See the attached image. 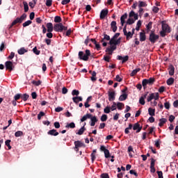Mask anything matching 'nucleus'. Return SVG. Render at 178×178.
<instances>
[{"mask_svg": "<svg viewBox=\"0 0 178 178\" xmlns=\"http://www.w3.org/2000/svg\"><path fill=\"white\" fill-rule=\"evenodd\" d=\"M102 178H109V175L108 173H102L100 176Z\"/></svg>", "mask_w": 178, "mask_h": 178, "instance_id": "338daca9", "label": "nucleus"}, {"mask_svg": "<svg viewBox=\"0 0 178 178\" xmlns=\"http://www.w3.org/2000/svg\"><path fill=\"white\" fill-rule=\"evenodd\" d=\"M127 99V94L124 93L121 95L119 97V101H126Z\"/></svg>", "mask_w": 178, "mask_h": 178, "instance_id": "2f4dec72", "label": "nucleus"}, {"mask_svg": "<svg viewBox=\"0 0 178 178\" xmlns=\"http://www.w3.org/2000/svg\"><path fill=\"white\" fill-rule=\"evenodd\" d=\"M129 173H130V175H134V176H136V177H137L138 176V174L134 170H131L129 171Z\"/></svg>", "mask_w": 178, "mask_h": 178, "instance_id": "052dcab7", "label": "nucleus"}, {"mask_svg": "<svg viewBox=\"0 0 178 178\" xmlns=\"http://www.w3.org/2000/svg\"><path fill=\"white\" fill-rule=\"evenodd\" d=\"M146 29L147 31H149L152 29V22H149L148 24L146 25Z\"/></svg>", "mask_w": 178, "mask_h": 178, "instance_id": "49530a36", "label": "nucleus"}, {"mask_svg": "<svg viewBox=\"0 0 178 178\" xmlns=\"http://www.w3.org/2000/svg\"><path fill=\"white\" fill-rule=\"evenodd\" d=\"M118 60H122V63H126L127 60H129V56H118Z\"/></svg>", "mask_w": 178, "mask_h": 178, "instance_id": "2eb2a0df", "label": "nucleus"}, {"mask_svg": "<svg viewBox=\"0 0 178 178\" xmlns=\"http://www.w3.org/2000/svg\"><path fill=\"white\" fill-rule=\"evenodd\" d=\"M149 115L150 116H155V109L149 108H148Z\"/></svg>", "mask_w": 178, "mask_h": 178, "instance_id": "c9c22d12", "label": "nucleus"}, {"mask_svg": "<svg viewBox=\"0 0 178 178\" xmlns=\"http://www.w3.org/2000/svg\"><path fill=\"white\" fill-rule=\"evenodd\" d=\"M86 130V127H84V125L78 131V132L76 133V134H78V136H82V134H84V131Z\"/></svg>", "mask_w": 178, "mask_h": 178, "instance_id": "c85d7f7f", "label": "nucleus"}, {"mask_svg": "<svg viewBox=\"0 0 178 178\" xmlns=\"http://www.w3.org/2000/svg\"><path fill=\"white\" fill-rule=\"evenodd\" d=\"M134 151L133 150V147L132 146H129L128 147V152H129V156H133V154L131 152H134Z\"/></svg>", "mask_w": 178, "mask_h": 178, "instance_id": "603ef678", "label": "nucleus"}, {"mask_svg": "<svg viewBox=\"0 0 178 178\" xmlns=\"http://www.w3.org/2000/svg\"><path fill=\"white\" fill-rule=\"evenodd\" d=\"M33 54H35V55H40V54H41V51L37 49V47H35L33 49Z\"/></svg>", "mask_w": 178, "mask_h": 178, "instance_id": "a18cd8bd", "label": "nucleus"}, {"mask_svg": "<svg viewBox=\"0 0 178 178\" xmlns=\"http://www.w3.org/2000/svg\"><path fill=\"white\" fill-rule=\"evenodd\" d=\"M65 127L67 129H74V127H76V124H74V122H71L70 124H67Z\"/></svg>", "mask_w": 178, "mask_h": 178, "instance_id": "f704fd0d", "label": "nucleus"}, {"mask_svg": "<svg viewBox=\"0 0 178 178\" xmlns=\"http://www.w3.org/2000/svg\"><path fill=\"white\" fill-rule=\"evenodd\" d=\"M147 40V36L145 35V33L144 32H140V41L142 42L145 41Z\"/></svg>", "mask_w": 178, "mask_h": 178, "instance_id": "4be33fe9", "label": "nucleus"}, {"mask_svg": "<svg viewBox=\"0 0 178 178\" xmlns=\"http://www.w3.org/2000/svg\"><path fill=\"white\" fill-rule=\"evenodd\" d=\"M116 106H117L116 102H113V105L111 106V107H110V109L111 111H116Z\"/></svg>", "mask_w": 178, "mask_h": 178, "instance_id": "bf43d9fd", "label": "nucleus"}, {"mask_svg": "<svg viewBox=\"0 0 178 178\" xmlns=\"http://www.w3.org/2000/svg\"><path fill=\"white\" fill-rule=\"evenodd\" d=\"M17 52L19 55H24V54L27 52V49H24V47H22L21 49H18Z\"/></svg>", "mask_w": 178, "mask_h": 178, "instance_id": "a878e982", "label": "nucleus"}, {"mask_svg": "<svg viewBox=\"0 0 178 178\" xmlns=\"http://www.w3.org/2000/svg\"><path fill=\"white\" fill-rule=\"evenodd\" d=\"M41 83L42 81H32V84H33V86H41Z\"/></svg>", "mask_w": 178, "mask_h": 178, "instance_id": "09e8293b", "label": "nucleus"}, {"mask_svg": "<svg viewBox=\"0 0 178 178\" xmlns=\"http://www.w3.org/2000/svg\"><path fill=\"white\" fill-rule=\"evenodd\" d=\"M104 113H111V107L109 106H106L104 109Z\"/></svg>", "mask_w": 178, "mask_h": 178, "instance_id": "4d7b16f0", "label": "nucleus"}, {"mask_svg": "<svg viewBox=\"0 0 178 178\" xmlns=\"http://www.w3.org/2000/svg\"><path fill=\"white\" fill-rule=\"evenodd\" d=\"M46 27L47 29L48 33H52V31H54V24H52V23H47Z\"/></svg>", "mask_w": 178, "mask_h": 178, "instance_id": "dca6fc26", "label": "nucleus"}, {"mask_svg": "<svg viewBox=\"0 0 178 178\" xmlns=\"http://www.w3.org/2000/svg\"><path fill=\"white\" fill-rule=\"evenodd\" d=\"M175 119H176V117H175V115H171L169 117V122H170V123H173V121L175 120Z\"/></svg>", "mask_w": 178, "mask_h": 178, "instance_id": "680f3d73", "label": "nucleus"}, {"mask_svg": "<svg viewBox=\"0 0 178 178\" xmlns=\"http://www.w3.org/2000/svg\"><path fill=\"white\" fill-rule=\"evenodd\" d=\"M158 40H159V35L155 34V33L152 31L149 36V41H150L152 44H155Z\"/></svg>", "mask_w": 178, "mask_h": 178, "instance_id": "39448f33", "label": "nucleus"}, {"mask_svg": "<svg viewBox=\"0 0 178 178\" xmlns=\"http://www.w3.org/2000/svg\"><path fill=\"white\" fill-rule=\"evenodd\" d=\"M156 173L159 178H163V172H162V171H157Z\"/></svg>", "mask_w": 178, "mask_h": 178, "instance_id": "69168bd1", "label": "nucleus"}, {"mask_svg": "<svg viewBox=\"0 0 178 178\" xmlns=\"http://www.w3.org/2000/svg\"><path fill=\"white\" fill-rule=\"evenodd\" d=\"M5 66L6 70H9V72H12V70L15 69V66L13 65V63L12 61H6L5 63Z\"/></svg>", "mask_w": 178, "mask_h": 178, "instance_id": "1a4fd4ad", "label": "nucleus"}, {"mask_svg": "<svg viewBox=\"0 0 178 178\" xmlns=\"http://www.w3.org/2000/svg\"><path fill=\"white\" fill-rule=\"evenodd\" d=\"M124 35L127 37V41H129V40H130V38H133V33H131V31H126L125 33H124Z\"/></svg>", "mask_w": 178, "mask_h": 178, "instance_id": "5701e85b", "label": "nucleus"}, {"mask_svg": "<svg viewBox=\"0 0 178 178\" xmlns=\"http://www.w3.org/2000/svg\"><path fill=\"white\" fill-rule=\"evenodd\" d=\"M90 56H91V51L88 49L86 50L85 54H84V51H79L78 54L79 58L81 60H84L85 62H87V60H88V58Z\"/></svg>", "mask_w": 178, "mask_h": 178, "instance_id": "f03ea898", "label": "nucleus"}, {"mask_svg": "<svg viewBox=\"0 0 178 178\" xmlns=\"http://www.w3.org/2000/svg\"><path fill=\"white\" fill-rule=\"evenodd\" d=\"M90 119V126L92 127H94V126H95V123H97V122H98V119L97 118V116H91Z\"/></svg>", "mask_w": 178, "mask_h": 178, "instance_id": "4468645a", "label": "nucleus"}, {"mask_svg": "<svg viewBox=\"0 0 178 178\" xmlns=\"http://www.w3.org/2000/svg\"><path fill=\"white\" fill-rule=\"evenodd\" d=\"M91 116H92V115L90 114V113H87L86 115H83V118L81 119V122H86V120L87 119H90Z\"/></svg>", "mask_w": 178, "mask_h": 178, "instance_id": "aec40b11", "label": "nucleus"}, {"mask_svg": "<svg viewBox=\"0 0 178 178\" xmlns=\"http://www.w3.org/2000/svg\"><path fill=\"white\" fill-rule=\"evenodd\" d=\"M29 97L30 96L26 93H24L23 95L21 94V98H22V101H24V102H26V101H27V99H29Z\"/></svg>", "mask_w": 178, "mask_h": 178, "instance_id": "cd10ccee", "label": "nucleus"}, {"mask_svg": "<svg viewBox=\"0 0 178 178\" xmlns=\"http://www.w3.org/2000/svg\"><path fill=\"white\" fill-rule=\"evenodd\" d=\"M122 39L120 38H118V40H116V39H113V38H111V40H110V41H109V42H108V44H110V45H119V44H120V40H121Z\"/></svg>", "mask_w": 178, "mask_h": 178, "instance_id": "ddd939ff", "label": "nucleus"}, {"mask_svg": "<svg viewBox=\"0 0 178 178\" xmlns=\"http://www.w3.org/2000/svg\"><path fill=\"white\" fill-rule=\"evenodd\" d=\"M154 143V145L156 147V148H161V139L155 140Z\"/></svg>", "mask_w": 178, "mask_h": 178, "instance_id": "58836bf2", "label": "nucleus"}, {"mask_svg": "<svg viewBox=\"0 0 178 178\" xmlns=\"http://www.w3.org/2000/svg\"><path fill=\"white\" fill-rule=\"evenodd\" d=\"M124 106V104L123 103L118 102L117 103V107L119 111H122V107Z\"/></svg>", "mask_w": 178, "mask_h": 178, "instance_id": "8fccbe9b", "label": "nucleus"}, {"mask_svg": "<svg viewBox=\"0 0 178 178\" xmlns=\"http://www.w3.org/2000/svg\"><path fill=\"white\" fill-rule=\"evenodd\" d=\"M173 83H175V79L172 77L169 78L166 81L168 86H172Z\"/></svg>", "mask_w": 178, "mask_h": 178, "instance_id": "473e14b6", "label": "nucleus"}, {"mask_svg": "<svg viewBox=\"0 0 178 178\" xmlns=\"http://www.w3.org/2000/svg\"><path fill=\"white\" fill-rule=\"evenodd\" d=\"M118 48V47L116 46V44H112L111 45L110 47H107V51H115L116 50V49Z\"/></svg>", "mask_w": 178, "mask_h": 178, "instance_id": "e433bc0d", "label": "nucleus"}, {"mask_svg": "<svg viewBox=\"0 0 178 178\" xmlns=\"http://www.w3.org/2000/svg\"><path fill=\"white\" fill-rule=\"evenodd\" d=\"M115 81H118L119 83H120L121 81H123V79H122L120 75H116Z\"/></svg>", "mask_w": 178, "mask_h": 178, "instance_id": "e2e57ef3", "label": "nucleus"}, {"mask_svg": "<svg viewBox=\"0 0 178 178\" xmlns=\"http://www.w3.org/2000/svg\"><path fill=\"white\" fill-rule=\"evenodd\" d=\"M166 122H168V120L166 118H161L159 120V126L160 127H162V126H163L165 124V123H166Z\"/></svg>", "mask_w": 178, "mask_h": 178, "instance_id": "393cba45", "label": "nucleus"}, {"mask_svg": "<svg viewBox=\"0 0 178 178\" xmlns=\"http://www.w3.org/2000/svg\"><path fill=\"white\" fill-rule=\"evenodd\" d=\"M61 3L62 5H67V3H70V0H63Z\"/></svg>", "mask_w": 178, "mask_h": 178, "instance_id": "774afa93", "label": "nucleus"}, {"mask_svg": "<svg viewBox=\"0 0 178 178\" xmlns=\"http://www.w3.org/2000/svg\"><path fill=\"white\" fill-rule=\"evenodd\" d=\"M46 6H52V0H47L46 1Z\"/></svg>", "mask_w": 178, "mask_h": 178, "instance_id": "0e129e2a", "label": "nucleus"}, {"mask_svg": "<svg viewBox=\"0 0 178 178\" xmlns=\"http://www.w3.org/2000/svg\"><path fill=\"white\" fill-rule=\"evenodd\" d=\"M108 13H109V10H108V8L102 10L99 16L100 19L102 20L104 19L105 17H106V16H108Z\"/></svg>", "mask_w": 178, "mask_h": 178, "instance_id": "9b49d317", "label": "nucleus"}, {"mask_svg": "<svg viewBox=\"0 0 178 178\" xmlns=\"http://www.w3.org/2000/svg\"><path fill=\"white\" fill-rule=\"evenodd\" d=\"M111 27L113 33H116V31L118 30V26H116V21L111 22Z\"/></svg>", "mask_w": 178, "mask_h": 178, "instance_id": "6ab92c4d", "label": "nucleus"}, {"mask_svg": "<svg viewBox=\"0 0 178 178\" xmlns=\"http://www.w3.org/2000/svg\"><path fill=\"white\" fill-rule=\"evenodd\" d=\"M97 153V149H94L92 152V154H90L91 156V161L92 162H94V161H95L96 159V156H95V154Z\"/></svg>", "mask_w": 178, "mask_h": 178, "instance_id": "c756f323", "label": "nucleus"}, {"mask_svg": "<svg viewBox=\"0 0 178 178\" xmlns=\"http://www.w3.org/2000/svg\"><path fill=\"white\" fill-rule=\"evenodd\" d=\"M42 116H45V113H44V111H40L38 115V120H41V118H42Z\"/></svg>", "mask_w": 178, "mask_h": 178, "instance_id": "c03bdc74", "label": "nucleus"}, {"mask_svg": "<svg viewBox=\"0 0 178 178\" xmlns=\"http://www.w3.org/2000/svg\"><path fill=\"white\" fill-rule=\"evenodd\" d=\"M126 19H127V13H124L120 17V22H121L122 26H124V24L126 23V21H125Z\"/></svg>", "mask_w": 178, "mask_h": 178, "instance_id": "f3484780", "label": "nucleus"}, {"mask_svg": "<svg viewBox=\"0 0 178 178\" xmlns=\"http://www.w3.org/2000/svg\"><path fill=\"white\" fill-rule=\"evenodd\" d=\"M139 104H140V105H145V99H144V97H140Z\"/></svg>", "mask_w": 178, "mask_h": 178, "instance_id": "864d4df0", "label": "nucleus"}, {"mask_svg": "<svg viewBox=\"0 0 178 178\" xmlns=\"http://www.w3.org/2000/svg\"><path fill=\"white\" fill-rule=\"evenodd\" d=\"M133 130H135L136 133L138 134L141 130H143V127L140 126V123L136 122L134 124Z\"/></svg>", "mask_w": 178, "mask_h": 178, "instance_id": "f8f14e48", "label": "nucleus"}, {"mask_svg": "<svg viewBox=\"0 0 178 178\" xmlns=\"http://www.w3.org/2000/svg\"><path fill=\"white\" fill-rule=\"evenodd\" d=\"M47 134H49V136H59V132L56 131V129H51L47 132Z\"/></svg>", "mask_w": 178, "mask_h": 178, "instance_id": "a211bd4d", "label": "nucleus"}, {"mask_svg": "<svg viewBox=\"0 0 178 178\" xmlns=\"http://www.w3.org/2000/svg\"><path fill=\"white\" fill-rule=\"evenodd\" d=\"M24 12H29V4L27 3V2H24Z\"/></svg>", "mask_w": 178, "mask_h": 178, "instance_id": "3c124183", "label": "nucleus"}, {"mask_svg": "<svg viewBox=\"0 0 178 178\" xmlns=\"http://www.w3.org/2000/svg\"><path fill=\"white\" fill-rule=\"evenodd\" d=\"M26 19H27V14L26 13L22 14V15L20 17H17L9 26V30H10V29H12L13 26H16L17 23H23V20H26Z\"/></svg>", "mask_w": 178, "mask_h": 178, "instance_id": "f257e3e1", "label": "nucleus"}, {"mask_svg": "<svg viewBox=\"0 0 178 178\" xmlns=\"http://www.w3.org/2000/svg\"><path fill=\"white\" fill-rule=\"evenodd\" d=\"M10 142H11L10 140H7L5 142V144L6 145V147H8V149H12V146H10Z\"/></svg>", "mask_w": 178, "mask_h": 178, "instance_id": "79ce46f5", "label": "nucleus"}, {"mask_svg": "<svg viewBox=\"0 0 178 178\" xmlns=\"http://www.w3.org/2000/svg\"><path fill=\"white\" fill-rule=\"evenodd\" d=\"M152 99H155V101H158L159 99V93H151L147 99V102H151Z\"/></svg>", "mask_w": 178, "mask_h": 178, "instance_id": "0eeeda50", "label": "nucleus"}, {"mask_svg": "<svg viewBox=\"0 0 178 178\" xmlns=\"http://www.w3.org/2000/svg\"><path fill=\"white\" fill-rule=\"evenodd\" d=\"M33 22L31 20H28L22 24L23 27H27L28 26H30Z\"/></svg>", "mask_w": 178, "mask_h": 178, "instance_id": "a19ab883", "label": "nucleus"}, {"mask_svg": "<svg viewBox=\"0 0 178 178\" xmlns=\"http://www.w3.org/2000/svg\"><path fill=\"white\" fill-rule=\"evenodd\" d=\"M138 3H139V5H138L139 8H145V6H147V3H145V1H139Z\"/></svg>", "mask_w": 178, "mask_h": 178, "instance_id": "72a5a7b5", "label": "nucleus"}, {"mask_svg": "<svg viewBox=\"0 0 178 178\" xmlns=\"http://www.w3.org/2000/svg\"><path fill=\"white\" fill-rule=\"evenodd\" d=\"M100 120L102 122H106V120H108V115H106V114H103L100 118Z\"/></svg>", "mask_w": 178, "mask_h": 178, "instance_id": "37998d69", "label": "nucleus"}, {"mask_svg": "<svg viewBox=\"0 0 178 178\" xmlns=\"http://www.w3.org/2000/svg\"><path fill=\"white\" fill-rule=\"evenodd\" d=\"M19 98H22V94H17L14 96V99L15 101H19Z\"/></svg>", "mask_w": 178, "mask_h": 178, "instance_id": "13d9d810", "label": "nucleus"}, {"mask_svg": "<svg viewBox=\"0 0 178 178\" xmlns=\"http://www.w3.org/2000/svg\"><path fill=\"white\" fill-rule=\"evenodd\" d=\"M140 70H141V69L140 68H136V70H134L130 74L131 77H134V76H136V74H137V73H138Z\"/></svg>", "mask_w": 178, "mask_h": 178, "instance_id": "bb28decb", "label": "nucleus"}, {"mask_svg": "<svg viewBox=\"0 0 178 178\" xmlns=\"http://www.w3.org/2000/svg\"><path fill=\"white\" fill-rule=\"evenodd\" d=\"M150 168H155V160L154 159V158L150 159Z\"/></svg>", "mask_w": 178, "mask_h": 178, "instance_id": "6e6d98bb", "label": "nucleus"}, {"mask_svg": "<svg viewBox=\"0 0 178 178\" xmlns=\"http://www.w3.org/2000/svg\"><path fill=\"white\" fill-rule=\"evenodd\" d=\"M115 95V92H108V101H114Z\"/></svg>", "mask_w": 178, "mask_h": 178, "instance_id": "412c9836", "label": "nucleus"}, {"mask_svg": "<svg viewBox=\"0 0 178 178\" xmlns=\"http://www.w3.org/2000/svg\"><path fill=\"white\" fill-rule=\"evenodd\" d=\"M154 83H155L154 78L151 77L149 79H145L142 81V86L144 90H145V88H147V85L149 84L150 86H152Z\"/></svg>", "mask_w": 178, "mask_h": 178, "instance_id": "20e7f679", "label": "nucleus"}, {"mask_svg": "<svg viewBox=\"0 0 178 178\" xmlns=\"http://www.w3.org/2000/svg\"><path fill=\"white\" fill-rule=\"evenodd\" d=\"M76 99H78V101H79V102H80L83 101V97H79V96L72 97V101H73V102H74V104H77V101H76Z\"/></svg>", "mask_w": 178, "mask_h": 178, "instance_id": "7c9ffc66", "label": "nucleus"}, {"mask_svg": "<svg viewBox=\"0 0 178 178\" xmlns=\"http://www.w3.org/2000/svg\"><path fill=\"white\" fill-rule=\"evenodd\" d=\"M54 30L57 33H62V31H67V26H63V24L62 23L55 24L54 26Z\"/></svg>", "mask_w": 178, "mask_h": 178, "instance_id": "7ed1b4c3", "label": "nucleus"}, {"mask_svg": "<svg viewBox=\"0 0 178 178\" xmlns=\"http://www.w3.org/2000/svg\"><path fill=\"white\" fill-rule=\"evenodd\" d=\"M22 136H23V131H18L15 133V137H22Z\"/></svg>", "mask_w": 178, "mask_h": 178, "instance_id": "de8ad7c7", "label": "nucleus"}, {"mask_svg": "<svg viewBox=\"0 0 178 178\" xmlns=\"http://www.w3.org/2000/svg\"><path fill=\"white\" fill-rule=\"evenodd\" d=\"M80 94V92L77 90H73L72 92V95H73L74 97V95H76L77 97V95H79Z\"/></svg>", "mask_w": 178, "mask_h": 178, "instance_id": "5fc2aeb1", "label": "nucleus"}, {"mask_svg": "<svg viewBox=\"0 0 178 178\" xmlns=\"http://www.w3.org/2000/svg\"><path fill=\"white\" fill-rule=\"evenodd\" d=\"M62 22V18L60 16H56L54 17V22L55 23H60Z\"/></svg>", "mask_w": 178, "mask_h": 178, "instance_id": "4c0bfd02", "label": "nucleus"}, {"mask_svg": "<svg viewBox=\"0 0 178 178\" xmlns=\"http://www.w3.org/2000/svg\"><path fill=\"white\" fill-rule=\"evenodd\" d=\"M134 22H135V20L133 18H129L127 21V24H129V25H131V24H134Z\"/></svg>", "mask_w": 178, "mask_h": 178, "instance_id": "ea45409f", "label": "nucleus"}, {"mask_svg": "<svg viewBox=\"0 0 178 178\" xmlns=\"http://www.w3.org/2000/svg\"><path fill=\"white\" fill-rule=\"evenodd\" d=\"M100 149H101V151L104 152L105 158H106V159L111 158V153L109 152V150L108 149H106L104 145H102L100 147Z\"/></svg>", "mask_w": 178, "mask_h": 178, "instance_id": "9d476101", "label": "nucleus"}, {"mask_svg": "<svg viewBox=\"0 0 178 178\" xmlns=\"http://www.w3.org/2000/svg\"><path fill=\"white\" fill-rule=\"evenodd\" d=\"M161 29L163 31L170 33V26L165 21L161 22Z\"/></svg>", "mask_w": 178, "mask_h": 178, "instance_id": "6e6552de", "label": "nucleus"}, {"mask_svg": "<svg viewBox=\"0 0 178 178\" xmlns=\"http://www.w3.org/2000/svg\"><path fill=\"white\" fill-rule=\"evenodd\" d=\"M175 74V66H173L172 65H171L169 67V75L170 76H173Z\"/></svg>", "mask_w": 178, "mask_h": 178, "instance_id": "b1692460", "label": "nucleus"}, {"mask_svg": "<svg viewBox=\"0 0 178 178\" xmlns=\"http://www.w3.org/2000/svg\"><path fill=\"white\" fill-rule=\"evenodd\" d=\"M75 147H74L76 152H79V148H86V144L80 140H76L74 143Z\"/></svg>", "mask_w": 178, "mask_h": 178, "instance_id": "423d86ee", "label": "nucleus"}]
</instances>
